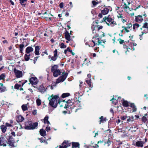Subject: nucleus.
Segmentation results:
<instances>
[{"label":"nucleus","mask_w":148,"mask_h":148,"mask_svg":"<svg viewBox=\"0 0 148 148\" xmlns=\"http://www.w3.org/2000/svg\"><path fill=\"white\" fill-rule=\"evenodd\" d=\"M68 73H62V75L58 78L56 82V83L58 84L61 82H63L66 78Z\"/></svg>","instance_id":"obj_3"},{"label":"nucleus","mask_w":148,"mask_h":148,"mask_svg":"<svg viewBox=\"0 0 148 148\" xmlns=\"http://www.w3.org/2000/svg\"><path fill=\"white\" fill-rule=\"evenodd\" d=\"M92 32L94 34L95 33L96 31L95 29V27L94 26H92Z\"/></svg>","instance_id":"obj_54"},{"label":"nucleus","mask_w":148,"mask_h":148,"mask_svg":"<svg viewBox=\"0 0 148 148\" xmlns=\"http://www.w3.org/2000/svg\"><path fill=\"white\" fill-rule=\"evenodd\" d=\"M70 95V94L69 93H63L62 95V96L63 98L67 97Z\"/></svg>","instance_id":"obj_34"},{"label":"nucleus","mask_w":148,"mask_h":148,"mask_svg":"<svg viewBox=\"0 0 148 148\" xmlns=\"http://www.w3.org/2000/svg\"><path fill=\"white\" fill-rule=\"evenodd\" d=\"M109 12V10L107 8H105L101 11V13L103 15H106Z\"/></svg>","instance_id":"obj_27"},{"label":"nucleus","mask_w":148,"mask_h":148,"mask_svg":"<svg viewBox=\"0 0 148 148\" xmlns=\"http://www.w3.org/2000/svg\"><path fill=\"white\" fill-rule=\"evenodd\" d=\"M27 0H20V3L22 5H24L25 4V2L27 1Z\"/></svg>","instance_id":"obj_41"},{"label":"nucleus","mask_w":148,"mask_h":148,"mask_svg":"<svg viewBox=\"0 0 148 148\" xmlns=\"http://www.w3.org/2000/svg\"><path fill=\"white\" fill-rule=\"evenodd\" d=\"M65 38L68 41L71 40V36L69 33V32L67 31H66L64 33Z\"/></svg>","instance_id":"obj_15"},{"label":"nucleus","mask_w":148,"mask_h":148,"mask_svg":"<svg viewBox=\"0 0 148 148\" xmlns=\"http://www.w3.org/2000/svg\"><path fill=\"white\" fill-rule=\"evenodd\" d=\"M24 119V118L22 116L19 115L16 116V120L18 122H20L23 121Z\"/></svg>","instance_id":"obj_11"},{"label":"nucleus","mask_w":148,"mask_h":148,"mask_svg":"<svg viewBox=\"0 0 148 148\" xmlns=\"http://www.w3.org/2000/svg\"><path fill=\"white\" fill-rule=\"evenodd\" d=\"M38 126V123H35L30 125L27 126L25 127V129L27 130H31L35 129Z\"/></svg>","instance_id":"obj_6"},{"label":"nucleus","mask_w":148,"mask_h":148,"mask_svg":"<svg viewBox=\"0 0 148 148\" xmlns=\"http://www.w3.org/2000/svg\"><path fill=\"white\" fill-rule=\"evenodd\" d=\"M33 114L34 115H35L37 113V110H34L33 111Z\"/></svg>","instance_id":"obj_56"},{"label":"nucleus","mask_w":148,"mask_h":148,"mask_svg":"<svg viewBox=\"0 0 148 148\" xmlns=\"http://www.w3.org/2000/svg\"><path fill=\"white\" fill-rule=\"evenodd\" d=\"M66 50L67 51H69L70 52L71 51V50L70 49V48L69 47L67 48Z\"/></svg>","instance_id":"obj_62"},{"label":"nucleus","mask_w":148,"mask_h":148,"mask_svg":"<svg viewBox=\"0 0 148 148\" xmlns=\"http://www.w3.org/2000/svg\"><path fill=\"white\" fill-rule=\"evenodd\" d=\"M59 6L61 8H62L63 7V4L62 3H61L60 4Z\"/></svg>","instance_id":"obj_57"},{"label":"nucleus","mask_w":148,"mask_h":148,"mask_svg":"<svg viewBox=\"0 0 148 148\" xmlns=\"http://www.w3.org/2000/svg\"><path fill=\"white\" fill-rule=\"evenodd\" d=\"M110 101H112V103L114 104L115 105H116L117 103V100H116V99H115L114 97L110 100Z\"/></svg>","instance_id":"obj_37"},{"label":"nucleus","mask_w":148,"mask_h":148,"mask_svg":"<svg viewBox=\"0 0 148 148\" xmlns=\"http://www.w3.org/2000/svg\"><path fill=\"white\" fill-rule=\"evenodd\" d=\"M72 148H79V144L78 143L73 142L72 144Z\"/></svg>","instance_id":"obj_17"},{"label":"nucleus","mask_w":148,"mask_h":148,"mask_svg":"<svg viewBox=\"0 0 148 148\" xmlns=\"http://www.w3.org/2000/svg\"><path fill=\"white\" fill-rule=\"evenodd\" d=\"M38 139L40 140V142L41 143H43L44 142V140H43V138H38Z\"/></svg>","instance_id":"obj_55"},{"label":"nucleus","mask_w":148,"mask_h":148,"mask_svg":"<svg viewBox=\"0 0 148 148\" xmlns=\"http://www.w3.org/2000/svg\"><path fill=\"white\" fill-rule=\"evenodd\" d=\"M54 55L53 56H56V57H58V55H57V49H56L53 52Z\"/></svg>","instance_id":"obj_43"},{"label":"nucleus","mask_w":148,"mask_h":148,"mask_svg":"<svg viewBox=\"0 0 148 148\" xmlns=\"http://www.w3.org/2000/svg\"><path fill=\"white\" fill-rule=\"evenodd\" d=\"M14 72L17 78H20L22 77L23 73L21 71L17 70L16 69H14Z\"/></svg>","instance_id":"obj_4"},{"label":"nucleus","mask_w":148,"mask_h":148,"mask_svg":"<svg viewBox=\"0 0 148 148\" xmlns=\"http://www.w3.org/2000/svg\"><path fill=\"white\" fill-rule=\"evenodd\" d=\"M58 67V66L56 65H55L52 66L51 68V71L54 72V71L57 70Z\"/></svg>","instance_id":"obj_30"},{"label":"nucleus","mask_w":148,"mask_h":148,"mask_svg":"<svg viewBox=\"0 0 148 148\" xmlns=\"http://www.w3.org/2000/svg\"><path fill=\"white\" fill-rule=\"evenodd\" d=\"M57 57L56 56H53L51 57V59L50 61H51V60H52L53 61H55L57 59Z\"/></svg>","instance_id":"obj_45"},{"label":"nucleus","mask_w":148,"mask_h":148,"mask_svg":"<svg viewBox=\"0 0 148 148\" xmlns=\"http://www.w3.org/2000/svg\"><path fill=\"white\" fill-rule=\"evenodd\" d=\"M128 29H129L127 28V27H126V28H125L124 30L126 32H130V31Z\"/></svg>","instance_id":"obj_61"},{"label":"nucleus","mask_w":148,"mask_h":148,"mask_svg":"<svg viewBox=\"0 0 148 148\" xmlns=\"http://www.w3.org/2000/svg\"><path fill=\"white\" fill-rule=\"evenodd\" d=\"M65 106L64 107V108H68V106H69V105L68 103H66L65 104Z\"/></svg>","instance_id":"obj_60"},{"label":"nucleus","mask_w":148,"mask_h":148,"mask_svg":"<svg viewBox=\"0 0 148 148\" xmlns=\"http://www.w3.org/2000/svg\"><path fill=\"white\" fill-rule=\"evenodd\" d=\"M100 120L99 121V124H101V123H103L104 121H106V118H103V117L102 116L100 118Z\"/></svg>","instance_id":"obj_28"},{"label":"nucleus","mask_w":148,"mask_h":148,"mask_svg":"<svg viewBox=\"0 0 148 148\" xmlns=\"http://www.w3.org/2000/svg\"><path fill=\"white\" fill-rule=\"evenodd\" d=\"M135 20L137 22H141L143 20L142 16L139 15L136 16Z\"/></svg>","instance_id":"obj_13"},{"label":"nucleus","mask_w":148,"mask_h":148,"mask_svg":"<svg viewBox=\"0 0 148 148\" xmlns=\"http://www.w3.org/2000/svg\"><path fill=\"white\" fill-rule=\"evenodd\" d=\"M127 116H121V119L122 120H124L125 119L127 118Z\"/></svg>","instance_id":"obj_50"},{"label":"nucleus","mask_w":148,"mask_h":148,"mask_svg":"<svg viewBox=\"0 0 148 148\" xmlns=\"http://www.w3.org/2000/svg\"><path fill=\"white\" fill-rule=\"evenodd\" d=\"M129 118L127 120V122L128 123L130 121H134V118L133 116H129Z\"/></svg>","instance_id":"obj_31"},{"label":"nucleus","mask_w":148,"mask_h":148,"mask_svg":"<svg viewBox=\"0 0 148 148\" xmlns=\"http://www.w3.org/2000/svg\"><path fill=\"white\" fill-rule=\"evenodd\" d=\"M123 6L124 9L125 11L126 12H127L128 10L130 9V8L128 5L126 4L125 3H124V4L123 5Z\"/></svg>","instance_id":"obj_20"},{"label":"nucleus","mask_w":148,"mask_h":148,"mask_svg":"<svg viewBox=\"0 0 148 148\" xmlns=\"http://www.w3.org/2000/svg\"><path fill=\"white\" fill-rule=\"evenodd\" d=\"M0 127L3 132L4 133L6 132L7 127L5 125H2Z\"/></svg>","instance_id":"obj_23"},{"label":"nucleus","mask_w":148,"mask_h":148,"mask_svg":"<svg viewBox=\"0 0 148 148\" xmlns=\"http://www.w3.org/2000/svg\"><path fill=\"white\" fill-rule=\"evenodd\" d=\"M130 106L133 108V112H135L136 110V108L134 103L131 104Z\"/></svg>","instance_id":"obj_32"},{"label":"nucleus","mask_w":148,"mask_h":148,"mask_svg":"<svg viewBox=\"0 0 148 148\" xmlns=\"http://www.w3.org/2000/svg\"><path fill=\"white\" fill-rule=\"evenodd\" d=\"M35 51L34 52L35 54L36 55H39V51L40 50V47L39 46H37L35 47Z\"/></svg>","instance_id":"obj_19"},{"label":"nucleus","mask_w":148,"mask_h":148,"mask_svg":"<svg viewBox=\"0 0 148 148\" xmlns=\"http://www.w3.org/2000/svg\"><path fill=\"white\" fill-rule=\"evenodd\" d=\"M40 133L41 135L43 136H44L46 135L45 131L43 129H41L40 130Z\"/></svg>","instance_id":"obj_22"},{"label":"nucleus","mask_w":148,"mask_h":148,"mask_svg":"<svg viewBox=\"0 0 148 148\" xmlns=\"http://www.w3.org/2000/svg\"><path fill=\"white\" fill-rule=\"evenodd\" d=\"M92 41L93 42L94 44H93V45L92 46H90V45H89V47H93L94 46L96 45V43H95V42H94L93 40H92Z\"/></svg>","instance_id":"obj_59"},{"label":"nucleus","mask_w":148,"mask_h":148,"mask_svg":"<svg viewBox=\"0 0 148 148\" xmlns=\"http://www.w3.org/2000/svg\"><path fill=\"white\" fill-rule=\"evenodd\" d=\"M24 46V45L23 43L19 45L20 52L21 53H22L23 52Z\"/></svg>","instance_id":"obj_25"},{"label":"nucleus","mask_w":148,"mask_h":148,"mask_svg":"<svg viewBox=\"0 0 148 148\" xmlns=\"http://www.w3.org/2000/svg\"><path fill=\"white\" fill-rule=\"evenodd\" d=\"M123 106L125 107H127L128 106V103L127 101H124L123 103Z\"/></svg>","instance_id":"obj_36"},{"label":"nucleus","mask_w":148,"mask_h":148,"mask_svg":"<svg viewBox=\"0 0 148 148\" xmlns=\"http://www.w3.org/2000/svg\"><path fill=\"white\" fill-rule=\"evenodd\" d=\"M144 28H146V29L145 30L146 31H147V32H148V23H145L143 24V25L142 26V27L140 28V29L141 30H143L144 31Z\"/></svg>","instance_id":"obj_14"},{"label":"nucleus","mask_w":148,"mask_h":148,"mask_svg":"<svg viewBox=\"0 0 148 148\" xmlns=\"http://www.w3.org/2000/svg\"><path fill=\"white\" fill-rule=\"evenodd\" d=\"M0 92H3L7 90L6 87L4 86L3 84L0 83Z\"/></svg>","instance_id":"obj_10"},{"label":"nucleus","mask_w":148,"mask_h":148,"mask_svg":"<svg viewBox=\"0 0 148 148\" xmlns=\"http://www.w3.org/2000/svg\"><path fill=\"white\" fill-rule=\"evenodd\" d=\"M33 49L31 47H27L25 51L27 54H29L30 53L33 51Z\"/></svg>","instance_id":"obj_16"},{"label":"nucleus","mask_w":148,"mask_h":148,"mask_svg":"<svg viewBox=\"0 0 148 148\" xmlns=\"http://www.w3.org/2000/svg\"><path fill=\"white\" fill-rule=\"evenodd\" d=\"M30 55L29 54H25L24 56V58L25 60L26 61H28L30 59Z\"/></svg>","instance_id":"obj_24"},{"label":"nucleus","mask_w":148,"mask_h":148,"mask_svg":"<svg viewBox=\"0 0 148 148\" xmlns=\"http://www.w3.org/2000/svg\"><path fill=\"white\" fill-rule=\"evenodd\" d=\"M47 88L46 86H45L43 84H42L39 87L38 89L40 92L43 93L46 91Z\"/></svg>","instance_id":"obj_9"},{"label":"nucleus","mask_w":148,"mask_h":148,"mask_svg":"<svg viewBox=\"0 0 148 148\" xmlns=\"http://www.w3.org/2000/svg\"><path fill=\"white\" fill-rule=\"evenodd\" d=\"M132 27V25L131 24H129L128 26L126 27L128 29Z\"/></svg>","instance_id":"obj_58"},{"label":"nucleus","mask_w":148,"mask_h":148,"mask_svg":"<svg viewBox=\"0 0 148 148\" xmlns=\"http://www.w3.org/2000/svg\"><path fill=\"white\" fill-rule=\"evenodd\" d=\"M21 87V85L16 84L14 86V88L16 89H18L20 87Z\"/></svg>","instance_id":"obj_35"},{"label":"nucleus","mask_w":148,"mask_h":148,"mask_svg":"<svg viewBox=\"0 0 148 148\" xmlns=\"http://www.w3.org/2000/svg\"><path fill=\"white\" fill-rule=\"evenodd\" d=\"M142 120L144 122H146L147 121V119L145 116H143L142 119Z\"/></svg>","instance_id":"obj_48"},{"label":"nucleus","mask_w":148,"mask_h":148,"mask_svg":"<svg viewBox=\"0 0 148 148\" xmlns=\"http://www.w3.org/2000/svg\"><path fill=\"white\" fill-rule=\"evenodd\" d=\"M30 83L33 86L36 85L38 83V79L35 77H31L29 80Z\"/></svg>","instance_id":"obj_8"},{"label":"nucleus","mask_w":148,"mask_h":148,"mask_svg":"<svg viewBox=\"0 0 148 148\" xmlns=\"http://www.w3.org/2000/svg\"><path fill=\"white\" fill-rule=\"evenodd\" d=\"M5 125L6 126V127H11L12 126V125H11V124L9 123H5Z\"/></svg>","instance_id":"obj_46"},{"label":"nucleus","mask_w":148,"mask_h":148,"mask_svg":"<svg viewBox=\"0 0 148 148\" xmlns=\"http://www.w3.org/2000/svg\"><path fill=\"white\" fill-rule=\"evenodd\" d=\"M144 143H145L143 141L139 140L136 142L135 143H134L132 145L138 147H143V144Z\"/></svg>","instance_id":"obj_7"},{"label":"nucleus","mask_w":148,"mask_h":148,"mask_svg":"<svg viewBox=\"0 0 148 148\" xmlns=\"http://www.w3.org/2000/svg\"><path fill=\"white\" fill-rule=\"evenodd\" d=\"M71 143L68 141H64L62 143V145L64 147V148H66L67 147L70 146Z\"/></svg>","instance_id":"obj_12"},{"label":"nucleus","mask_w":148,"mask_h":148,"mask_svg":"<svg viewBox=\"0 0 148 148\" xmlns=\"http://www.w3.org/2000/svg\"><path fill=\"white\" fill-rule=\"evenodd\" d=\"M49 117L48 116H46L44 119V123L45 124H47L48 125H50L49 122L48 121V119Z\"/></svg>","instance_id":"obj_21"},{"label":"nucleus","mask_w":148,"mask_h":148,"mask_svg":"<svg viewBox=\"0 0 148 148\" xmlns=\"http://www.w3.org/2000/svg\"><path fill=\"white\" fill-rule=\"evenodd\" d=\"M66 47V45L63 43H62L60 45V47L61 48H65Z\"/></svg>","instance_id":"obj_38"},{"label":"nucleus","mask_w":148,"mask_h":148,"mask_svg":"<svg viewBox=\"0 0 148 148\" xmlns=\"http://www.w3.org/2000/svg\"><path fill=\"white\" fill-rule=\"evenodd\" d=\"M7 144V141L5 138L2 137L0 138V146H6Z\"/></svg>","instance_id":"obj_5"},{"label":"nucleus","mask_w":148,"mask_h":148,"mask_svg":"<svg viewBox=\"0 0 148 148\" xmlns=\"http://www.w3.org/2000/svg\"><path fill=\"white\" fill-rule=\"evenodd\" d=\"M103 19L108 26H113L116 24L115 21L109 16H108L107 17H105L103 18Z\"/></svg>","instance_id":"obj_2"},{"label":"nucleus","mask_w":148,"mask_h":148,"mask_svg":"<svg viewBox=\"0 0 148 148\" xmlns=\"http://www.w3.org/2000/svg\"><path fill=\"white\" fill-rule=\"evenodd\" d=\"M6 103H8V102L5 101H1V103L2 105H5V104H6Z\"/></svg>","instance_id":"obj_53"},{"label":"nucleus","mask_w":148,"mask_h":148,"mask_svg":"<svg viewBox=\"0 0 148 148\" xmlns=\"http://www.w3.org/2000/svg\"><path fill=\"white\" fill-rule=\"evenodd\" d=\"M36 103L38 106H40L41 104V100L39 99H37L36 100Z\"/></svg>","instance_id":"obj_33"},{"label":"nucleus","mask_w":148,"mask_h":148,"mask_svg":"<svg viewBox=\"0 0 148 148\" xmlns=\"http://www.w3.org/2000/svg\"><path fill=\"white\" fill-rule=\"evenodd\" d=\"M86 82L87 84H89L91 83V79H88L86 80Z\"/></svg>","instance_id":"obj_51"},{"label":"nucleus","mask_w":148,"mask_h":148,"mask_svg":"<svg viewBox=\"0 0 148 148\" xmlns=\"http://www.w3.org/2000/svg\"><path fill=\"white\" fill-rule=\"evenodd\" d=\"M101 2V1H98L97 0H96L95 1H92V3L94 6H95L97 5L99 3H100Z\"/></svg>","instance_id":"obj_26"},{"label":"nucleus","mask_w":148,"mask_h":148,"mask_svg":"<svg viewBox=\"0 0 148 148\" xmlns=\"http://www.w3.org/2000/svg\"><path fill=\"white\" fill-rule=\"evenodd\" d=\"M53 76L54 77H57L60 75L61 72L58 69L53 72Z\"/></svg>","instance_id":"obj_18"},{"label":"nucleus","mask_w":148,"mask_h":148,"mask_svg":"<svg viewBox=\"0 0 148 148\" xmlns=\"http://www.w3.org/2000/svg\"><path fill=\"white\" fill-rule=\"evenodd\" d=\"M45 130L46 131L48 132L50 130V127L48 126V125L47 126V127L46 128Z\"/></svg>","instance_id":"obj_49"},{"label":"nucleus","mask_w":148,"mask_h":148,"mask_svg":"<svg viewBox=\"0 0 148 148\" xmlns=\"http://www.w3.org/2000/svg\"><path fill=\"white\" fill-rule=\"evenodd\" d=\"M3 43L5 44V43H8V42L7 40H4L2 42Z\"/></svg>","instance_id":"obj_64"},{"label":"nucleus","mask_w":148,"mask_h":148,"mask_svg":"<svg viewBox=\"0 0 148 148\" xmlns=\"http://www.w3.org/2000/svg\"><path fill=\"white\" fill-rule=\"evenodd\" d=\"M147 33V31H145V30H144L143 32H142V34H141L140 35H139V36L140 37L142 36L143 35V33Z\"/></svg>","instance_id":"obj_52"},{"label":"nucleus","mask_w":148,"mask_h":148,"mask_svg":"<svg viewBox=\"0 0 148 148\" xmlns=\"http://www.w3.org/2000/svg\"><path fill=\"white\" fill-rule=\"evenodd\" d=\"M5 76L4 74H1L0 75V80H4L5 79Z\"/></svg>","instance_id":"obj_40"},{"label":"nucleus","mask_w":148,"mask_h":148,"mask_svg":"<svg viewBox=\"0 0 148 148\" xmlns=\"http://www.w3.org/2000/svg\"><path fill=\"white\" fill-rule=\"evenodd\" d=\"M97 42H98V45H102L103 46H104V45H103V44H101L102 42H101V41H100L99 40V38H97ZM103 47H104V46H103Z\"/></svg>","instance_id":"obj_44"},{"label":"nucleus","mask_w":148,"mask_h":148,"mask_svg":"<svg viewBox=\"0 0 148 148\" xmlns=\"http://www.w3.org/2000/svg\"><path fill=\"white\" fill-rule=\"evenodd\" d=\"M87 77L90 79H91V75L90 74H89L87 75Z\"/></svg>","instance_id":"obj_63"},{"label":"nucleus","mask_w":148,"mask_h":148,"mask_svg":"<svg viewBox=\"0 0 148 148\" xmlns=\"http://www.w3.org/2000/svg\"><path fill=\"white\" fill-rule=\"evenodd\" d=\"M139 25L137 23H136L134 25L133 29H135L136 28H137L139 27Z\"/></svg>","instance_id":"obj_39"},{"label":"nucleus","mask_w":148,"mask_h":148,"mask_svg":"<svg viewBox=\"0 0 148 148\" xmlns=\"http://www.w3.org/2000/svg\"><path fill=\"white\" fill-rule=\"evenodd\" d=\"M140 5H139L138 6V7H137L136 8H134V9H133V8H130L129 10H130V11H132V10H134L136 11V10L137 9H138V8H140Z\"/></svg>","instance_id":"obj_42"},{"label":"nucleus","mask_w":148,"mask_h":148,"mask_svg":"<svg viewBox=\"0 0 148 148\" xmlns=\"http://www.w3.org/2000/svg\"><path fill=\"white\" fill-rule=\"evenodd\" d=\"M60 98L57 95H52L48 98V99L49 101V104L50 106L54 108L57 107L58 103H59Z\"/></svg>","instance_id":"obj_1"},{"label":"nucleus","mask_w":148,"mask_h":148,"mask_svg":"<svg viewBox=\"0 0 148 148\" xmlns=\"http://www.w3.org/2000/svg\"><path fill=\"white\" fill-rule=\"evenodd\" d=\"M21 108L23 111H26L28 109L27 106L26 104H23L21 106Z\"/></svg>","instance_id":"obj_29"},{"label":"nucleus","mask_w":148,"mask_h":148,"mask_svg":"<svg viewBox=\"0 0 148 148\" xmlns=\"http://www.w3.org/2000/svg\"><path fill=\"white\" fill-rule=\"evenodd\" d=\"M118 40L119 41L120 44H122L124 42V40H122L121 39H119Z\"/></svg>","instance_id":"obj_47"}]
</instances>
